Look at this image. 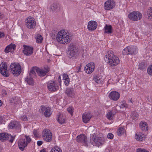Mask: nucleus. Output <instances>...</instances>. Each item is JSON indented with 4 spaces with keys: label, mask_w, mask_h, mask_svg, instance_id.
<instances>
[{
    "label": "nucleus",
    "mask_w": 152,
    "mask_h": 152,
    "mask_svg": "<svg viewBox=\"0 0 152 152\" xmlns=\"http://www.w3.org/2000/svg\"><path fill=\"white\" fill-rule=\"evenodd\" d=\"M0 72L4 77L9 76V74L7 72V66L5 63L2 62L0 64Z\"/></svg>",
    "instance_id": "9d476101"
},
{
    "label": "nucleus",
    "mask_w": 152,
    "mask_h": 152,
    "mask_svg": "<svg viewBox=\"0 0 152 152\" xmlns=\"http://www.w3.org/2000/svg\"><path fill=\"white\" fill-rule=\"evenodd\" d=\"M122 53L123 55L129 54V47H127L124 49L122 51Z\"/></svg>",
    "instance_id": "a19ab883"
},
{
    "label": "nucleus",
    "mask_w": 152,
    "mask_h": 152,
    "mask_svg": "<svg viewBox=\"0 0 152 152\" xmlns=\"http://www.w3.org/2000/svg\"><path fill=\"white\" fill-rule=\"evenodd\" d=\"M104 138L102 134L97 135L94 139V142L98 145L104 144Z\"/></svg>",
    "instance_id": "9b49d317"
},
{
    "label": "nucleus",
    "mask_w": 152,
    "mask_h": 152,
    "mask_svg": "<svg viewBox=\"0 0 152 152\" xmlns=\"http://www.w3.org/2000/svg\"><path fill=\"white\" fill-rule=\"evenodd\" d=\"M24 49L23 50L24 53L26 56L30 55L32 54L33 49L32 47L24 45Z\"/></svg>",
    "instance_id": "412c9836"
},
{
    "label": "nucleus",
    "mask_w": 152,
    "mask_h": 152,
    "mask_svg": "<svg viewBox=\"0 0 152 152\" xmlns=\"http://www.w3.org/2000/svg\"><path fill=\"white\" fill-rule=\"evenodd\" d=\"M2 104V101L0 100V107H1Z\"/></svg>",
    "instance_id": "4d7b16f0"
},
{
    "label": "nucleus",
    "mask_w": 152,
    "mask_h": 152,
    "mask_svg": "<svg viewBox=\"0 0 152 152\" xmlns=\"http://www.w3.org/2000/svg\"><path fill=\"white\" fill-rule=\"evenodd\" d=\"M106 115L107 118L109 120H111L112 119L113 115L112 113V111H110L107 113Z\"/></svg>",
    "instance_id": "ea45409f"
},
{
    "label": "nucleus",
    "mask_w": 152,
    "mask_h": 152,
    "mask_svg": "<svg viewBox=\"0 0 152 152\" xmlns=\"http://www.w3.org/2000/svg\"><path fill=\"white\" fill-rule=\"evenodd\" d=\"M95 68V66L94 63L91 62L86 65L85 67V71L88 74L92 73L94 71Z\"/></svg>",
    "instance_id": "f8f14e48"
},
{
    "label": "nucleus",
    "mask_w": 152,
    "mask_h": 152,
    "mask_svg": "<svg viewBox=\"0 0 152 152\" xmlns=\"http://www.w3.org/2000/svg\"><path fill=\"white\" fill-rule=\"evenodd\" d=\"M60 78H61V77H60V76H59V77H58V79H60Z\"/></svg>",
    "instance_id": "052dcab7"
},
{
    "label": "nucleus",
    "mask_w": 152,
    "mask_h": 152,
    "mask_svg": "<svg viewBox=\"0 0 152 152\" xmlns=\"http://www.w3.org/2000/svg\"><path fill=\"white\" fill-rule=\"evenodd\" d=\"M63 80H64L65 84L66 86H68L69 83V79L68 75L66 74L63 75Z\"/></svg>",
    "instance_id": "2f4dec72"
},
{
    "label": "nucleus",
    "mask_w": 152,
    "mask_h": 152,
    "mask_svg": "<svg viewBox=\"0 0 152 152\" xmlns=\"http://www.w3.org/2000/svg\"><path fill=\"white\" fill-rule=\"evenodd\" d=\"M31 139L28 136H25V138L20 139L18 142L19 148L21 151L24 150V148L30 142Z\"/></svg>",
    "instance_id": "20e7f679"
},
{
    "label": "nucleus",
    "mask_w": 152,
    "mask_h": 152,
    "mask_svg": "<svg viewBox=\"0 0 152 152\" xmlns=\"http://www.w3.org/2000/svg\"><path fill=\"white\" fill-rule=\"evenodd\" d=\"M67 110L72 115L73 113V108L72 107H69L67 108Z\"/></svg>",
    "instance_id": "c03bdc74"
},
{
    "label": "nucleus",
    "mask_w": 152,
    "mask_h": 152,
    "mask_svg": "<svg viewBox=\"0 0 152 152\" xmlns=\"http://www.w3.org/2000/svg\"><path fill=\"white\" fill-rule=\"evenodd\" d=\"M131 102L133 104V102H132V99H131L130 101V102Z\"/></svg>",
    "instance_id": "bf43d9fd"
},
{
    "label": "nucleus",
    "mask_w": 152,
    "mask_h": 152,
    "mask_svg": "<svg viewBox=\"0 0 152 152\" xmlns=\"http://www.w3.org/2000/svg\"><path fill=\"white\" fill-rule=\"evenodd\" d=\"M93 79L94 81L97 84H101L102 82L103 79L101 76L95 75L94 76Z\"/></svg>",
    "instance_id": "c85d7f7f"
},
{
    "label": "nucleus",
    "mask_w": 152,
    "mask_h": 152,
    "mask_svg": "<svg viewBox=\"0 0 152 152\" xmlns=\"http://www.w3.org/2000/svg\"><path fill=\"white\" fill-rule=\"evenodd\" d=\"M125 132V130L124 128L120 127L117 131V134L118 135L120 136L124 133Z\"/></svg>",
    "instance_id": "72a5a7b5"
},
{
    "label": "nucleus",
    "mask_w": 152,
    "mask_h": 152,
    "mask_svg": "<svg viewBox=\"0 0 152 152\" xmlns=\"http://www.w3.org/2000/svg\"><path fill=\"white\" fill-rule=\"evenodd\" d=\"M104 60L112 67L116 66L120 62L118 58L114 55L113 52L111 50H109L107 52L105 56Z\"/></svg>",
    "instance_id": "f03ea898"
},
{
    "label": "nucleus",
    "mask_w": 152,
    "mask_h": 152,
    "mask_svg": "<svg viewBox=\"0 0 152 152\" xmlns=\"http://www.w3.org/2000/svg\"><path fill=\"white\" fill-rule=\"evenodd\" d=\"M5 121L2 116H0V124H4Z\"/></svg>",
    "instance_id": "de8ad7c7"
},
{
    "label": "nucleus",
    "mask_w": 152,
    "mask_h": 152,
    "mask_svg": "<svg viewBox=\"0 0 152 152\" xmlns=\"http://www.w3.org/2000/svg\"><path fill=\"white\" fill-rule=\"evenodd\" d=\"M147 15L148 18L152 19V7H150L147 10Z\"/></svg>",
    "instance_id": "c9c22d12"
},
{
    "label": "nucleus",
    "mask_w": 152,
    "mask_h": 152,
    "mask_svg": "<svg viewBox=\"0 0 152 152\" xmlns=\"http://www.w3.org/2000/svg\"><path fill=\"white\" fill-rule=\"evenodd\" d=\"M37 144L38 146H40L42 144V142L41 141H38L37 142Z\"/></svg>",
    "instance_id": "864d4df0"
},
{
    "label": "nucleus",
    "mask_w": 152,
    "mask_h": 152,
    "mask_svg": "<svg viewBox=\"0 0 152 152\" xmlns=\"http://www.w3.org/2000/svg\"><path fill=\"white\" fill-rule=\"evenodd\" d=\"M20 125V124L19 122L16 121H13L10 123L9 125V127L10 129H14L17 127H19Z\"/></svg>",
    "instance_id": "bb28decb"
},
{
    "label": "nucleus",
    "mask_w": 152,
    "mask_h": 152,
    "mask_svg": "<svg viewBox=\"0 0 152 152\" xmlns=\"http://www.w3.org/2000/svg\"><path fill=\"white\" fill-rule=\"evenodd\" d=\"M40 152H46V151L44 149H43Z\"/></svg>",
    "instance_id": "13d9d810"
},
{
    "label": "nucleus",
    "mask_w": 152,
    "mask_h": 152,
    "mask_svg": "<svg viewBox=\"0 0 152 152\" xmlns=\"http://www.w3.org/2000/svg\"><path fill=\"white\" fill-rule=\"evenodd\" d=\"M20 118L22 120L27 121L29 119V114H27L26 115H25L23 116H21Z\"/></svg>",
    "instance_id": "e433bc0d"
},
{
    "label": "nucleus",
    "mask_w": 152,
    "mask_h": 152,
    "mask_svg": "<svg viewBox=\"0 0 152 152\" xmlns=\"http://www.w3.org/2000/svg\"><path fill=\"white\" fill-rule=\"evenodd\" d=\"M15 137L7 133H2L0 134V140L3 141L4 140H9L11 142H13Z\"/></svg>",
    "instance_id": "1a4fd4ad"
},
{
    "label": "nucleus",
    "mask_w": 152,
    "mask_h": 152,
    "mask_svg": "<svg viewBox=\"0 0 152 152\" xmlns=\"http://www.w3.org/2000/svg\"><path fill=\"white\" fill-rule=\"evenodd\" d=\"M136 152H149V151L144 149L138 148Z\"/></svg>",
    "instance_id": "a18cd8bd"
},
{
    "label": "nucleus",
    "mask_w": 152,
    "mask_h": 152,
    "mask_svg": "<svg viewBox=\"0 0 152 152\" xmlns=\"http://www.w3.org/2000/svg\"><path fill=\"white\" fill-rule=\"evenodd\" d=\"M147 72L150 75H152V65L149 66L147 69Z\"/></svg>",
    "instance_id": "37998d69"
},
{
    "label": "nucleus",
    "mask_w": 152,
    "mask_h": 152,
    "mask_svg": "<svg viewBox=\"0 0 152 152\" xmlns=\"http://www.w3.org/2000/svg\"><path fill=\"white\" fill-rule=\"evenodd\" d=\"M25 23L26 27L30 29L34 28L36 26V21L32 17H27L26 19Z\"/></svg>",
    "instance_id": "423d86ee"
},
{
    "label": "nucleus",
    "mask_w": 152,
    "mask_h": 152,
    "mask_svg": "<svg viewBox=\"0 0 152 152\" xmlns=\"http://www.w3.org/2000/svg\"><path fill=\"white\" fill-rule=\"evenodd\" d=\"M139 126L140 129L143 131L148 130V126L146 122L141 121L139 124Z\"/></svg>",
    "instance_id": "a878e982"
},
{
    "label": "nucleus",
    "mask_w": 152,
    "mask_h": 152,
    "mask_svg": "<svg viewBox=\"0 0 152 152\" xmlns=\"http://www.w3.org/2000/svg\"><path fill=\"white\" fill-rule=\"evenodd\" d=\"M129 47V54L134 55L136 54L138 52V50L136 47Z\"/></svg>",
    "instance_id": "c756f323"
},
{
    "label": "nucleus",
    "mask_w": 152,
    "mask_h": 152,
    "mask_svg": "<svg viewBox=\"0 0 152 152\" xmlns=\"http://www.w3.org/2000/svg\"><path fill=\"white\" fill-rule=\"evenodd\" d=\"M135 137L136 140L139 141H142L144 139L145 135L142 133L139 132L136 134Z\"/></svg>",
    "instance_id": "cd10ccee"
},
{
    "label": "nucleus",
    "mask_w": 152,
    "mask_h": 152,
    "mask_svg": "<svg viewBox=\"0 0 152 152\" xmlns=\"http://www.w3.org/2000/svg\"><path fill=\"white\" fill-rule=\"evenodd\" d=\"M68 54L70 58L75 57L77 54V48L73 44H70L68 47Z\"/></svg>",
    "instance_id": "0eeeda50"
},
{
    "label": "nucleus",
    "mask_w": 152,
    "mask_h": 152,
    "mask_svg": "<svg viewBox=\"0 0 152 152\" xmlns=\"http://www.w3.org/2000/svg\"><path fill=\"white\" fill-rule=\"evenodd\" d=\"M137 116H138V115L137 114V115L136 116V117H137Z\"/></svg>",
    "instance_id": "680f3d73"
},
{
    "label": "nucleus",
    "mask_w": 152,
    "mask_h": 152,
    "mask_svg": "<svg viewBox=\"0 0 152 152\" xmlns=\"http://www.w3.org/2000/svg\"><path fill=\"white\" fill-rule=\"evenodd\" d=\"M50 152H62V151L59 147L55 146L52 148Z\"/></svg>",
    "instance_id": "f704fd0d"
},
{
    "label": "nucleus",
    "mask_w": 152,
    "mask_h": 152,
    "mask_svg": "<svg viewBox=\"0 0 152 152\" xmlns=\"http://www.w3.org/2000/svg\"><path fill=\"white\" fill-rule=\"evenodd\" d=\"M108 96L111 100L116 101L119 99L120 97V94L117 91H113L110 93Z\"/></svg>",
    "instance_id": "2eb2a0df"
},
{
    "label": "nucleus",
    "mask_w": 152,
    "mask_h": 152,
    "mask_svg": "<svg viewBox=\"0 0 152 152\" xmlns=\"http://www.w3.org/2000/svg\"><path fill=\"white\" fill-rule=\"evenodd\" d=\"M115 5V2L113 0H108L104 3V9L107 10L112 9L114 7Z\"/></svg>",
    "instance_id": "dca6fc26"
},
{
    "label": "nucleus",
    "mask_w": 152,
    "mask_h": 152,
    "mask_svg": "<svg viewBox=\"0 0 152 152\" xmlns=\"http://www.w3.org/2000/svg\"><path fill=\"white\" fill-rule=\"evenodd\" d=\"M33 77H29L27 78L26 80V81H27L28 83L30 85H33L34 84V81L32 78Z\"/></svg>",
    "instance_id": "58836bf2"
},
{
    "label": "nucleus",
    "mask_w": 152,
    "mask_h": 152,
    "mask_svg": "<svg viewBox=\"0 0 152 152\" xmlns=\"http://www.w3.org/2000/svg\"><path fill=\"white\" fill-rule=\"evenodd\" d=\"M105 33L107 34H110L112 32V27L110 25H106L104 28Z\"/></svg>",
    "instance_id": "7c9ffc66"
},
{
    "label": "nucleus",
    "mask_w": 152,
    "mask_h": 152,
    "mask_svg": "<svg viewBox=\"0 0 152 152\" xmlns=\"http://www.w3.org/2000/svg\"><path fill=\"white\" fill-rule=\"evenodd\" d=\"M56 39L59 43L66 45L70 42L71 37L67 31L62 30L58 33Z\"/></svg>",
    "instance_id": "f257e3e1"
},
{
    "label": "nucleus",
    "mask_w": 152,
    "mask_h": 152,
    "mask_svg": "<svg viewBox=\"0 0 152 152\" xmlns=\"http://www.w3.org/2000/svg\"><path fill=\"white\" fill-rule=\"evenodd\" d=\"M97 27V23L94 21H90L88 23V29L90 31L95 30Z\"/></svg>",
    "instance_id": "aec40b11"
},
{
    "label": "nucleus",
    "mask_w": 152,
    "mask_h": 152,
    "mask_svg": "<svg viewBox=\"0 0 152 152\" xmlns=\"http://www.w3.org/2000/svg\"><path fill=\"white\" fill-rule=\"evenodd\" d=\"M61 9V6L58 4H53L50 7V10L53 12H58Z\"/></svg>",
    "instance_id": "b1692460"
},
{
    "label": "nucleus",
    "mask_w": 152,
    "mask_h": 152,
    "mask_svg": "<svg viewBox=\"0 0 152 152\" xmlns=\"http://www.w3.org/2000/svg\"><path fill=\"white\" fill-rule=\"evenodd\" d=\"M128 104L125 101H123L121 102V104L120 106L121 108H126L128 107Z\"/></svg>",
    "instance_id": "79ce46f5"
},
{
    "label": "nucleus",
    "mask_w": 152,
    "mask_h": 152,
    "mask_svg": "<svg viewBox=\"0 0 152 152\" xmlns=\"http://www.w3.org/2000/svg\"><path fill=\"white\" fill-rule=\"evenodd\" d=\"M37 67H35L32 68L29 73V76L33 77L35 74V72L37 73Z\"/></svg>",
    "instance_id": "473e14b6"
},
{
    "label": "nucleus",
    "mask_w": 152,
    "mask_h": 152,
    "mask_svg": "<svg viewBox=\"0 0 152 152\" xmlns=\"http://www.w3.org/2000/svg\"><path fill=\"white\" fill-rule=\"evenodd\" d=\"M91 117V113L88 112H85L82 115L83 121L85 123H87L90 121Z\"/></svg>",
    "instance_id": "a211bd4d"
},
{
    "label": "nucleus",
    "mask_w": 152,
    "mask_h": 152,
    "mask_svg": "<svg viewBox=\"0 0 152 152\" xmlns=\"http://www.w3.org/2000/svg\"><path fill=\"white\" fill-rule=\"evenodd\" d=\"M65 94L68 97L71 98L74 97L75 94L74 89L72 88H66Z\"/></svg>",
    "instance_id": "6ab92c4d"
},
{
    "label": "nucleus",
    "mask_w": 152,
    "mask_h": 152,
    "mask_svg": "<svg viewBox=\"0 0 152 152\" xmlns=\"http://www.w3.org/2000/svg\"><path fill=\"white\" fill-rule=\"evenodd\" d=\"M43 140L47 142H50L52 140V134L50 131L48 129L44 130L42 132Z\"/></svg>",
    "instance_id": "6e6552de"
},
{
    "label": "nucleus",
    "mask_w": 152,
    "mask_h": 152,
    "mask_svg": "<svg viewBox=\"0 0 152 152\" xmlns=\"http://www.w3.org/2000/svg\"><path fill=\"white\" fill-rule=\"evenodd\" d=\"M4 17V16L3 14L1 13L0 12V19H2Z\"/></svg>",
    "instance_id": "5fc2aeb1"
},
{
    "label": "nucleus",
    "mask_w": 152,
    "mask_h": 152,
    "mask_svg": "<svg viewBox=\"0 0 152 152\" xmlns=\"http://www.w3.org/2000/svg\"><path fill=\"white\" fill-rule=\"evenodd\" d=\"M16 102H17L15 101L14 102H12L11 101V103H12V104L14 106H18V104L16 103Z\"/></svg>",
    "instance_id": "3c124183"
},
{
    "label": "nucleus",
    "mask_w": 152,
    "mask_h": 152,
    "mask_svg": "<svg viewBox=\"0 0 152 152\" xmlns=\"http://www.w3.org/2000/svg\"><path fill=\"white\" fill-rule=\"evenodd\" d=\"M113 137V135L111 133H109L107 135V137L109 139H112Z\"/></svg>",
    "instance_id": "49530a36"
},
{
    "label": "nucleus",
    "mask_w": 152,
    "mask_h": 152,
    "mask_svg": "<svg viewBox=\"0 0 152 152\" xmlns=\"http://www.w3.org/2000/svg\"><path fill=\"white\" fill-rule=\"evenodd\" d=\"M40 112L43 114L46 117H49L51 114V112L49 108L43 106L41 107Z\"/></svg>",
    "instance_id": "f3484780"
},
{
    "label": "nucleus",
    "mask_w": 152,
    "mask_h": 152,
    "mask_svg": "<svg viewBox=\"0 0 152 152\" xmlns=\"http://www.w3.org/2000/svg\"><path fill=\"white\" fill-rule=\"evenodd\" d=\"M48 90L50 91H55L58 89V87L54 82L49 81L47 84Z\"/></svg>",
    "instance_id": "ddd939ff"
},
{
    "label": "nucleus",
    "mask_w": 152,
    "mask_h": 152,
    "mask_svg": "<svg viewBox=\"0 0 152 152\" xmlns=\"http://www.w3.org/2000/svg\"><path fill=\"white\" fill-rule=\"evenodd\" d=\"M65 116L61 113H59L57 115V120L58 122L62 124H64L66 121Z\"/></svg>",
    "instance_id": "5701e85b"
},
{
    "label": "nucleus",
    "mask_w": 152,
    "mask_h": 152,
    "mask_svg": "<svg viewBox=\"0 0 152 152\" xmlns=\"http://www.w3.org/2000/svg\"><path fill=\"white\" fill-rule=\"evenodd\" d=\"M3 94H4L5 95L7 94L6 91L5 90H3Z\"/></svg>",
    "instance_id": "6e6d98bb"
},
{
    "label": "nucleus",
    "mask_w": 152,
    "mask_h": 152,
    "mask_svg": "<svg viewBox=\"0 0 152 152\" xmlns=\"http://www.w3.org/2000/svg\"><path fill=\"white\" fill-rule=\"evenodd\" d=\"M33 134L35 137H37L38 136L37 132L36 130H34Z\"/></svg>",
    "instance_id": "8fccbe9b"
},
{
    "label": "nucleus",
    "mask_w": 152,
    "mask_h": 152,
    "mask_svg": "<svg viewBox=\"0 0 152 152\" xmlns=\"http://www.w3.org/2000/svg\"><path fill=\"white\" fill-rule=\"evenodd\" d=\"M76 140L77 142L83 143L86 146H88L86 138L84 134H81L78 135L76 137Z\"/></svg>",
    "instance_id": "4468645a"
},
{
    "label": "nucleus",
    "mask_w": 152,
    "mask_h": 152,
    "mask_svg": "<svg viewBox=\"0 0 152 152\" xmlns=\"http://www.w3.org/2000/svg\"><path fill=\"white\" fill-rule=\"evenodd\" d=\"M49 71L48 68L41 69L37 67V74L39 76H44L49 72Z\"/></svg>",
    "instance_id": "4be33fe9"
},
{
    "label": "nucleus",
    "mask_w": 152,
    "mask_h": 152,
    "mask_svg": "<svg viewBox=\"0 0 152 152\" xmlns=\"http://www.w3.org/2000/svg\"><path fill=\"white\" fill-rule=\"evenodd\" d=\"M4 33L0 32V38L4 37Z\"/></svg>",
    "instance_id": "603ef678"
},
{
    "label": "nucleus",
    "mask_w": 152,
    "mask_h": 152,
    "mask_svg": "<svg viewBox=\"0 0 152 152\" xmlns=\"http://www.w3.org/2000/svg\"><path fill=\"white\" fill-rule=\"evenodd\" d=\"M139 68L140 69H142L145 67V66H144V64H140L139 65Z\"/></svg>",
    "instance_id": "09e8293b"
},
{
    "label": "nucleus",
    "mask_w": 152,
    "mask_h": 152,
    "mask_svg": "<svg viewBox=\"0 0 152 152\" xmlns=\"http://www.w3.org/2000/svg\"><path fill=\"white\" fill-rule=\"evenodd\" d=\"M36 41L37 43H41L43 40L42 37L39 34H38L36 37Z\"/></svg>",
    "instance_id": "4c0bfd02"
},
{
    "label": "nucleus",
    "mask_w": 152,
    "mask_h": 152,
    "mask_svg": "<svg viewBox=\"0 0 152 152\" xmlns=\"http://www.w3.org/2000/svg\"><path fill=\"white\" fill-rule=\"evenodd\" d=\"M16 46L15 44H11L7 46L4 50L5 53H8L9 52H13L15 49Z\"/></svg>",
    "instance_id": "393cba45"
},
{
    "label": "nucleus",
    "mask_w": 152,
    "mask_h": 152,
    "mask_svg": "<svg viewBox=\"0 0 152 152\" xmlns=\"http://www.w3.org/2000/svg\"><path fill=\"white\" fill-rule=\"evenodd\" d=\"M10 71L14 76H18L21 72L20 66L18 63H12L10 66Z\"/></svg>",
    "instance_id": "7ed1b4c3"
},
{
    "label": "nucleus",
    "mask_w": 152,
    "mask_h": 152,
    "mask_svg": "<svg viewBox=\"0 0 152 152\" xmlns=\"http://www.w3.org/2000/svg\"><path fill=\"white\" fill-rule=\"evenodd\" d=\"M135 118L134 117H133V119H135Z\"/></svg>",
    "instance_id": "e2e57ef3"
},
{
    "label": "nucleus",
    "mask_w": 152,
    "mask_h": 152,
    "mask_svg": "<svg viewBox=\"0 0 152 152\" xmlns=\"http://www.w3.org/2000/svg\"><path fill=\"white\" fill-rule=\"evenodd\" d=\"M128 17L131 20L136 21L141 20L142 17V15L138 11H133L129 14Z\"/></svg>",
    "instance_id": "39448f33"
}]
</instances>
